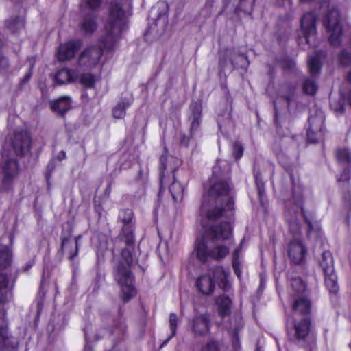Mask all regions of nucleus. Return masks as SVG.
<instances>
[{
  "label": "nucleus",
  "instance_id": "obj_40",
  "mask_svg": "<svg viewBox=\"0 0 351 351\" xmlns=\"http://www.w3.org/2000/svg\"><path fill=\"white\" fill-rule=\"evenodd\" d=\"M84 8H88V12L99 13L104 0H82Z\"/></svg>",
  "mask_w": 351,
  "mask_h": 351
},
{
  "label": "nucleus",
  "instance_id": "obj_35",
  "mask_svg": "<svg viewBox=\"0 0 351 351\" xmlns=\"http://www.w3.org/2000/svg\"><path fill=\"white\" fill-rule=\"evenodd\" d=\"M78 243H61L59 252L65 254L67 258L72 260L77 254Z\"/></svg>",
  "mask_w": 351,
  "mask_h": 351
},
{
  "label": "nucleus",
  "instance_id": "obj_64",
  "mask_svg": "<svg viewBox=\"0 0 351 351\" xmlns=\"http://www.w3.org/2000/svg\"><path fill=\"white\" fill-rule=\"evenodd\" d=\"M111 192V183L110 182L105 190V194L109 195Z\"/></svg>",
  "mask_w": 351,
  "mask_h": 351
},
{
  "label": "nucleus",
  "instance_id": "obj_57",
  "mask_svg": "<svg viewBox=\"0 0 351 351\" xmlns=\"http://www.w3.org/2000/svg\"><path fill=\"white\" fill-rule=\"evenodd\" d=\"M32 77V71L31 69L25 75V76L20 80L19 84V89L22 90L23 86L29 81Z\"/></svg>",
  "mask_w": 351,
  "mask_h": 351
},
{
  "label": "nucleus",
  "instance_id": "obj_6",
  "mask_svg": "<svg viewBox=\"0 0 351 351\" xmlns=\"http://www.w3.org/2000/svg\"><path fill=\"white\" fill-rule=\"evenodd\" d=\"M323 24L326 29L330 44L337 47L341 43L342 35L341 17L336 8H331L324 17Z\"/></svg>",
  "mask_w": 351,
  "mask_h": 351
},
{
  "label": "nucleus",
  "instance_id": "obj_48",
  "mask_svg": "<svg viewBox=\"0 0 351 351\" xmlns=\"http://www.w3.org/2000/svg\"><path fill=\"white\" fill-rule=\"evenodd\" d=\"M254 179H255V183H256V187L258 189V195L260 197V204H263V202L262 199V195H263V182L261 179V173L256 172L254 171Z\"/></svg>",
  "mask_w": 351,
  "mask_h": 351
},
{
  "label": "nucleus",
  "instance_id": "obj_27",
  "mask_svg": "<svg viewBox=\"0 0 351 351\" xmlns=\"http://www.w3.org/2000/svg\"><path fill=\"white\" fill-rule=\"evenodd\" d=\"M243 327V322L240 314H234L230 319V322L225 325V328L228 331L232 333L235 340L239 339L238 333Z\"/></svg>",
  "mask_w": 351,
  "mask_h": 351
},
{
  "label": "nucleus",
  "instance_id": "obj_37",
  "mask_svg": "<svg viewBox=\"0 0 351 351\" xmlns=\"http://www.w3.org/2000/svg\"><path fill=\"white\" fill-rule=\"evenodd\" d=\"M132 104V100L121 101L112 109V115L116 119H123L125 116V110Z\"/></svg>",
  "mask_w": 351,
  "mask_h": 351
},
{
  "label": "nucleus",
  "instance_id": "obj_47",
  "mask_svg": "<svg viewBox=\"0 0 351 351\" xmlns=\"http://www.w3.org/2000/svg\"><path fill=\"white\" fill-rule=\"evenodd\" d=\"M232 156L236 160H239L243 154V147L241 143L235 141L232 143Z\"/></svg>",
  "mask_w": 351,
  "mask_h": 351
},
{
  "label": "nucleus",
  "instance_id": "obj_1",
  "mask_svg": "<svg viewBox=\"0 0 351 351\" xmlns=\"http://www.w3.org/2000/svg\"><path fill=\"white\" fill-rule=\"evenodd\" d=\"M230 165L217 160L213 176L219 180L210 186L199 210L203 237L196 241H225L232 239L236 192L230 183Z\"/></svg>",
  "mask_w": 351,
  "mask_h": 351
},
{
  "label": "nucleus",
  "instance_id": "obj_7",
  "mask_svg": "<svg viewBox=\"0 0 351 351\" xmlns=\"http://www.w3.org/2000/svg\"><path fill=\"white\" fill-rule=\"evenodd\" d=\"M191 114L190 132L189 134H182L180 136V145L188 148L190 145L195 143L194 135L199 130L202 119V102L201 99L192 100L189 106Z\"/></svg>",
  "mask_w": 351,
  "mask_h": 351
},
{
  "label": "nucleus",
  "instance_id": "obj_61",
  "mask_svg": "<svg viewBox=\"0 0 351 351\" xmlns=\"http://www.w3.org/2000/svg\"><path fill=\"white\" fill-rule=\"evenodd\" d=\"M66 158V152L64 151H61L58 155V159L59 160H62Z\"/></svg>",
  "mask_w": 351,
  "mask_h": 351
},
{
  "label": "nucleus",
  "instance_id": "obj_58",
  "mask_svg": "<svg viewBox=\"0 0 351 351\" xmlns=\"http://www.w3.org/2000/svg\"><path fill=\"white\" fill-rule=\"evenodd\" d=\"M143 198L142 196H140L138 199H136L135 197L131 201L132 206L133 207L136 206L138 204V202L141 200Z\"/></svg>",
  "mask_w": 351,
  "mask_h": 351
},
{
  "label": "nucleus",
  "instance_id": "obj_13",
  "mask_svg": "<svg viewBox=\"0 0 351 351\" xmlns=\"http://www.w3.org/2000/svg\"><path fill=\"white\" fill-rule=\"evenodd\" d=\"M206 243H197L193 252L195 254L197 259L202 263L207 261L209 258L215 260L222 259L229 253L228 248L225 245H219L208 247Z\"/></svg>",
  "mask_w": 351,
  "mask_h": 351
},
{
  "label": "nucleus",
  "instance_id": "obj_11",
  "mask_svg": "<svg viewBox=\"0 0 351 351\" xmlns=\"http://www.w3.org/2000/svg\"><path fill=\"white\" fill-rule=\"evenodd\" d=\"M324 112L317 108L312 110L308 119L306 136L308 142L315 143L322 139L324 135Z\"/></svg>",
  "mask_w": 351,
  "mask_h": 351
},
{
  "label": "nucleus",
  "instance_id": "obj_39",
  "mask_svg": "<svg viewBox=\"0 0 351 351\" xmlns=\"http://www.w3.org/2000/svg\"><path fill=\"white\" fill-rule=\"evenodd\" d=\"M289 232L293 234L294 239L292 241H299V236L300 234V226L297 219H288Z\"/></svg>",
  "mask_w": 351,
  "mask_h": 351
},
{
  "label": "nucleus",
  "instance_id": "obj_21",
  "mask_svg": "<svg viewBox=\"0 0 351 351\" xmlns=\"http://www.w3.org/2000/svg\"><path fill=\"white\" fill-rule=\"evenodd\" d=\"M306 254V247L304 243H289L288 246V254L294 264H301L304 262Z\"/></svg>",
  "mask_w": 351,
  "mask_h": 351
},
{
  "label": "nucleus",
  "instance_id": "obj_5",
  "mask_svg": "<svg viewBox=\"0 0 351 351\" xmlns=\"http://www.w3.org/2000/svg\"><path fill=\"white\" fill-rule=\"evenodd\" d=\"M325 53L319 51L310 56L308 60L310 77L304 78L302 85V91L309 95H313L318 89L315 77L319 75L322 70V60L325 57Z\"/></svg>",
  "mask_w": 351,
  "mask_h": 351
},
{
  "label": "nucleus",
  "instance_id": "obj_44",
  "mask_svg": "<svg viewBox=\"0 0 351 351\" xmlns=\"http://www.w3.org/2000/svg\"><path fill=\"white\" fill-rule=\"evenodd\" d=\"M336 156L337 159L345 163L351 162V154L346 148H339L336 151Z\"/></svg>",
  "mask_w": 351,
  "mask_h": 351
},
{
  "label": "nucleus",
  "instance_id": "obj_42",
  "mask_svg": "<svg viewBox=\"0 0 351 351\" xmlns=\"http://www.w3.org/2000/svg\"><path fill=\"white\" fill-rule=\"evenodd\" d=\"M338 62L342 66H348L351 64V50H343L338 55Z\"/></svg>",
  "mask_w": 351,
  "mask_h": 351
},
{
  "label": "nucleus",
  "instance_id": "obj_25",
  "mask_svg": "<svg viewBox=\"0 0 351 351\" xmlns=\"http://www.w3.org/2000/svg\"><path fill=\"white\" fill-rule=\"evenodd\" d=\"M218 314L222 317H228L231 313L232 300L226 295H221L216 299Z\"/></svg>",
  "mask_w": 351,
  "mask_h": 351
},
{
  "label": "nucleus",
  "instance_id": "obj_20",
  "mask_svg": "<svg viewBox=\"0 0 351 351\" xmlns=\"http://www.w3.org/2000/svg\"><path fill=\"white\" fill-rule=\"evenodd\" d=\"M32 141L29 134L21 133L15 135L12 142L13 149L17 155H25L29 152Z\"/></svg>",
  "mask_w": 351,
  "mask_h": 351
},
{
  "label": "nucleus",
  "instance_id": "obj_54",
  "mask_svg": "<svg viewBox=\"0 0 351 351\" xmlns=\"http://www.w3.org/2000/svg\"><path fill=\"white\" fill-rule=\"evenodd\" d=\"M283 88H286L287 90V93H282V97L285 99L287 104V106H289L294 96L295 88L292 86H287L286 87H284Z\"/></svg>",
  "mask_w": 351,
  "mask_h": 351
},
{
  "label": "nucleus",
  "instance_id": "obj_50",
  "mask_svg": "<svg viewBox=\"0 0 351 351\" xmlns=\"http://www.w3.org/2000/svg\"><path fill=\"white\" fill-rule=\"evenodd\" d=\"M169 243H158L156 250L159 256L160 257V258H162V256H167L169 255Z\"/></svg>",
  "mask_w": 351,
  "mask_h": 351
},
{
  "label": "nucleus",
  "instance_id": "obj_33",
  "mask_svg": "<svg viewBox=\"0 0 351 351\" xmlns=\"http://www.w3.org/2000/svg\"><path fill=\"white\" fill-rule=\"evenodd\" d=\"M310 320L308 317L303 318L295 324V336L298 339H304L308 334Z\"/></svg>",
  "mask_w": 351,
  "mask_h": 351
},
{
  "label": "nucleus",
  "instance_id": "obj_46",
  "mask_svg": "<svg viewBox=\"0 0 351 351\" xmlns=\"http://www.w3.org/2000/svg\"><path fill=\"white\" fill-rule=\"evenodd\" d=\"M291 285L293 289L298 293L303 292L306 289L305 284L299 277L293 278L291 280Z\"/></svg>",
  "mask_w": 351,
  "mask_h": 351
},
{
  "label": "nucleus",
  "instance_id": "obj_15",
  "mask_svg": "<svg viewBox=\"0 0 351 351\" xmlns=\"http://www.w3.org/2000/svg\"><path fill=\"white\" fill-rule=\"evenodd\" d=\"M17 346L18 341L10 332L3 315L0 317V351H15Z\"/></svg>",
  "mask_w": 351,
  "mask_h": 351
},
{
  "label": "nucleus",
  "instance_id": "obj_63",
  "mask_svg": "<svg viewBox=\"0 0 351 351\" xmlns=\"http://www.w3.org/2000/svg\"><path fill=\"white\" fill-rule=\"evenodd\" d=\"M106 243H99V245L97 246V253L98 254L99 253V248L105 249L106 247Z\"/></svg>",
  "mask_w": 351,
  "mask_h": 351
},
{
  "label": "nucleus",
  "instance_id": "obj_10",
  "mask_svg": "<svg viewBox=\"0 0 351 351\" xmlns=\"http://www.w3.org/2000/svg\"><path fill=\"white\" fill-rule=\"evenodd\" d=\"M318 263L324 275L327 289L330 293H337V276L335 271L334 259L331 252L329 250H324L318 259Z\"/></svg>",
  "mask_w": 351,
  "mask_h": 351
},
{
  "label": "nucleus",
  "instance_id": "obj_14",
  "mask_svg": "<svg viewBox=\"0 0 351 351\" xmlns=\"http://www.w3.org/2000/svg\"><path fill=\"white\" fill-rule=\"evenodd\" d=\"M211 316L209 313L195 315L188 322L189 331L194 337H203L210 333Z\"/></svg>",
  "mask_w": 351,
  "mask_h": 351
},
{
  "label": "nucleus",
  "instance_id": "obj_3",
  "mask_svg": "<svg viewBox=\"0 0 351 351\" xmlns=\"http://www.w3.org/2000/svg\"><path fill=\"white\" fill-rule=\"evenodd\" d=\"M178 162V160L176 158L173 157L168 158L166 154H162L160 158L159 169L160 186L158 197H160L162 193L163 185L172 180V182L169 186V192L175 202H181L184 193V186L180 181L177 180L176 175L179 164H177L175 166L172 165V164Z\"/></svg>",
  "mask_w": 351,
  "mask_h": 351
},
{
  "label": "nucleus",
  "instance_id": "obj_53",
  "mask_svg": "<svg viewBox=\"0 0 351 351\" xmlns=\"http://www.w3.org/2000/svg\"><path fill=\"white\" fill-rule=\"evenodd\" d=\"M228 64L230 65V56L226 55V51L224 54L219 57V66L221 72L224 71L228 67Z\"/></svg>",
  "mask_w": 351,
  "mask_h": 351
},
{
  "label": "nucleus",
  "instance_id": "obj_59",
  "mask_svg": "<svg viewBox=\"0 0 351 351\" xmlns=\"http://www.w3.org/2000/svg\"><path fill=\"white\" fill-rule=\"evenodd\" d=\"M343 199H344L345 202L347 204V205L348 206H351V203H350V193L346 194L344 195Z\"/></svg>",
  "mask_w": 351,
  "mask_h": 351
},
{
  "label": "nucleus",
  "instance_id": "obj_60",
  "mask_svg": "<svg viewBox=\"0 0 351 351\" xmlns=\"http://www.w3.org/2000/svg\"><path fill=\"white\" fill-rule=\"evenodd\" d=\"M34 261H29L27 265H25V268H24V271H27L28 270L30 269V268L32 267V265H34Z\"/></svg>",
  "mask_w": 351,
  "mask_h": 351
},
{
  "label": "nucleus",
  "instance_id": "obj_26",
  "mask_svg": "<svg viewBox=\"0 0 351 351\" xmlns=\"http://www.w3.org/2000/svg\"><path fill=\"white\" fill-rule=\"evenodd\" d=\"M226 55L230 56V66L232 69L242 67L247 62V56L245 53L240 52L237 49H227Z\"/></svg>",
  "mask_w": 351,
  "mask_h": 351
},
{
  "label": "nucleus",
  "instance_id": "obj_30",
  "mask_svg": "<svg viewBox=\"0 0 351 351\" xmlns=\"http://www.w3.org/2000/svg\"><path fill=\"white\" fill-rule=\"evenodd\" d=\"M127 334V326L125 320L120 318L114 325L112 330V335L114 340L121 341L125 339Z\"/></svg>",
  "mask_w": 351,
  "mask_h": 351
},
{
  "label": "nucleus",
  "instance_id": "obj_43",
  "mask_svg": "<svg viewBox=\"0 0 351 351\" xmlns=\"http://www.w3.org/2000/svg\"><path fill=\"white\" fill-rule=\"evenodd\" d=\"M177 324H178V317L176 313H171L169 315V325L171 330V334L169 337L165 339L162 346L166 344L173 337H174L176 334V329H177Z\"/></svg>",
  "mask_w": 351,
  "mask_h": 351
},
{
  "label": "nucleus",
  "instance_id": "obj_17",
  "mask_svg": "<svg viewBox=\"0 0 351 351\" xmlns=\"http://www.w3.org/2000/svg\"><path fill=\"white\" fill-rule=\"evenodd\" d=\"M98 16L99 13L83 10L80 26L84 35H92L97 30L98 27Z\"/></svg>",
  "mask_w": 351,
  "mask_h": 351
},
{
  "label": "nucleus",
  "instance_id": "obj_8",
  "mask_svg": "<svg viewBox=\"0 0 351 351\" xmlns=\"http://www.w3.org/2000/svg\"><path fill=\"white\" fill-rule=\"evenodd\" d=\"M317 17L313 12L306 13L300 21L301 35L298 36L299 46L305 49L307 47L315 45L316 23Z\"/></svg>",
  "mask_w": 351,
  "mask_h": 351
},
{
  "label": "nucleus",
  "instance_id": "obj_12",
  "mask_svg": "<svg viewBox=\"0 0 351 351\" xmlns=\"http://www.w3.org/2000/svg\"><path fill=\"white\" fill-rule=\"evenodd\" d=\"M118 222L122 224L119 234L121 241H134L136 220L132 209H120L118 214Z\"/></svg>",
  "mask_w": 351,
  "mask_h": 351
},
{
  "label": "nucleus",
  "instance_id": "obj_38",
  "mask_svg": "<svg viewBox=\"0 0 351 351\" xmlns=\"http://www.w3.org/2000/svg\"><path fill=\"white\" fill-rule=\"evenodd\" d=\"M241 249L242 243H241L240 245L233 252L232 254V267L238 278H240L241 275V262L239 261V254Z\"/></svg>",
  "mask_w": 351,
  "mask_h": 351
},
{
  "label": "nucleus",
  "instance_id": "obj_23",
  "mask_svg": "<svg viewBox=\"0 0 351 351\" xmlns=\"http://www.w3.org/2000/svg\"><path fill=\"white\" fill-rule=\"evenodd\" d=\"M13 286V282H10L8 275L0 272V304H4L12 298Z\"/></svg>",
  "mask_w": 351,
  "mask_h": 351
},
{
  "label": "nucleus",
  "instance_id": "obj_34",
  "mask_svg": "<svg viewBox=\"0 0 351 351\" xmlns=\"http://www.w3.org/2000/svg\"><path fill=\"white\" fill-rule=\"evenodd\" d=\"M77 81L86 89H93L95 87L97 77L93 73H84L79 74Z\"/></svg>",
  "mask_w": 351,
  "mask_h": 351
},
{
  "label": "nucleus",
  "instance_id": "obj_22",
  "mask_svg": "<svg viewBox=\"0 0 351 351\" xmlns=\"http://www.w3.org/2000/svg\"><path fill=\"white\" fill-rule=\"evenodd\" d=\"M50 107L53 112L64 117L72 108V99L70 96H62L56 100L51 101Z\"/></svg>",
  "mask_w": 351,
  "mask_h": 351
},
{
  "label": "nucleus",
  "instance_id": "obj_41",
  "mask_svg": "<svg viewBox=\"0 0 351 351\" xmlns=\"http://www.w3.org/2000/svg\"><path fill=\"white\" fill-rule=\"evenodd\" d=\"M221 346L219 341L210 339L202 347L200 351H221Z\"/></svg>",
  "mask_w": 351,
  "mask_h": 351
},
{
  "label": "nucleus",
  "instance_id": "obj_2",
  "mask_svg": "<svg viewBox=\"0 0 351 351\" xmlns=\"http://www.w3.org/2000/svg\"><path fill=\"white\" fill-rule=\"evenodd\" d=\"M127 19L123 5L117 1H112L108 9V18L105 23L106 34L99 38L101 46L86 47L77 58V66L84 70L92 69L99 63L104 50H114L122 32L125 29Z\"/></svg>",
  "mask_w": 351,
  "mask_h": 351
},
{
  "label": "nucleus",
  "instance_id": "obj_52",
  "mask_svg": "<svg viewBox=\"0 0 351 351\" xmlns=\"http://www.w3.org/2000/svg\"><path fill=\"white\" fill-rule=\"evenodd\" d=\"M330 107L335 112L342 114L344 111L343 100L339 99L338 101H331Z\"/></svg>",
  "mask_w": 351,
  "mask_h": 351
},
{
  "label": "nucleus",
  "instance_id": "obj_56",
  "mask_svg": "<svg viewBox=\"0 0 351 351\" xmlns=\"http://www.w3.org/2000/svg\"><path fill=\"white\" fill-rule=\"evenodd\" d=\"M282 66L285 70L293 71L295 69V62L293 60H286L283 62Z\"/></svg>",
  "mask_w": 351,
  "mask_h": 351
},
{
  "label": "nucleus",
  "instance_id": "obj_32",
  "mask_svg": "<svg viewBox=\"0 0 351 351\" xmlns=\"http://www.w3.org/2000/svg\"><path fill=\"white\" fill-rule=\"evenodd\" d=\"M293 311L295 313L298 312L302 315H307L311 311V302L304 298H300L295 300L293 304Z\"/></svg>",
  "mask_w": 351,
  "mask_h": 351
},
{
  "label": "nucleus",
  "instance_id": "obj_45",
  "mask_svg": "<svg viewBox=\"0 0 351 351\" xmlns=\"http://www.w3.org/2000/svg\"><path fill=\"white\" fill-rule=\"evenodd\" d=\"M47 291V285L42 281L40 285V289L38 294V313L41 311L43 306V300H44Z\"/></svg>",
  "mask_w": 351,
  "mask_h": 351
},
{
  "label": "nucleus",
  "instance_id": "obj_18",
  "mask_svg": "<svg viewBox=\"0 0 351 351\" xmlns=\"http://www.w3.org/2000/svg\"><path fill=\"white\" fill-rule=\"evenodd\" d=\"M82 45V41L80 39L61 44L58 51V60L60 61H66L72 59Z\"/></svg>",
  "mask_w": 351,
  "mask_h": 351
},
{
  "label": "nucleus",
  "instance_id": "obj_55",
  "mask_svg": "<svg viewBox=\"0 0 351 351\" xmlns=\"http://www.w3.org/2000/svg\"><path fill=\"white\" fill-rule=\"evenodd\" d=\"M10 67L9 60L5 56L0 58V73L6 74Z\"/></svg>",
  "mask_w": 351,
  "mask_h": 351
},
{
  "label": "nucleus",
  "instance_id": "obj_51",
  "mask_svg": "<svg viewBox=\"0 0 351 351\" xmlns=\"http://www.w3.org/2000/svg\"><path fill=\"white\" fill-rule=\"evenodd\" d=\"M308 237L309 239L317 240L322 239V234L319 228L314 229L310 222H308Z\"/></svg>",
  "mask_w": 351,
  "mask_h": 351
},
{
  "label": "nucleus",
  "instance_id": "obj_62",
  "mask_svg": "<svg viewBox=\"0 0 351 351\" xmlns=\"http://www.w3.org/2000/svg\"><path fill=\"white\" fill-rule=\"evenodd\" d=\"M295 204H296L297 206L301 209L302 214L304 215V210L302 208V200L300 198L295 199Z\"/></svg>",
  "mask_w": 351,
  "mask_h": 351
},
{
  "label": "nucleus",
  "instance_id": "obj_49",
  "mask_svg": "<svg viewBox=\"0 0 351 351\" xmlns=\"http://www.w3.org/2000/svg\"><path fill=\"white\" fill-rule=\"evenodd\" d=\"M73 228L70 223H67L62 226L61 241H70L72 237Z\"/></svg>",
  "mask_w": 351,
  "mask_h": 351
},
{
  "label": "nucleus",
  "instance_id": "obj_36",
  "mask_svg": "<svg viewBox=\"0 0 351 351\" xmlns=\"http://www.w3.org/2000/svg\"><path fill=\"white\" fill-rule=\"evenodd\" d=\"M6 27L13 33H18L25 27L23 18L20 16L13 17L5 21Z\"/></svg>",
  "mask_w": 351,
  "mask_h": 351
},
{
  "label": "nucleus",
  "instance_id": "obj_31",
  "mask_svg": "<svg viewBox=\"0 0 351 351\" xmlns=\"http://www.w3.org/2000/svg\"><path fill=\"white\" fill-rule=\"evenodd\" d=\"M138 248V246L137 247ZM138 249H136L135 243H126L125 247L121 251V257L125 261V264L132 265L134 257Z\"/></svg>",
  "mask_w": 351,
  "mask_h": 351
},
{
  "label": "nucleus",
  "instance_id": "obj_16",
  "mask_svg": "<svg viewBox=\"0 0 351 351\" xmlns=\"http://www.w3.org/2000/svg\"><path fill=\"white\" fill-rule=\"evenodd\" d=\"M18 162L14 158L7 159L5 160L2 167L3 178L2 189L7 191L10 189L14 178L17 174Z\"/></svg>",
  "mask_w": 351,
  "mask_h": 351
},
{
  "label": "nucleus",
  "instance_id": "obj_9",
  "mask_svg": "<svg viewBox=\"0 0 351 351\" xmlns=\"http://www.w3.org/2000/svg\"><path fill=\"white\" fill-rule=\"evenodd\" d=\"M131 265L124 264L120 262L114 274V278L121 288V298L125 303L128 302L136 294L132 282L134 276L130 271Z\"/></svg>",
  "mask_w": 351,
  "mask_h": 351
},
{
  "label": "nucleus",
  "instance_id": "obj_29",
  "mask_svg": "<svg viewBox=\"0 0 351 351\" xmlns=\"http://www.w3.org/2000/svg\"><path fill=\"white\" fill-rule=\"evenodd\" d=\"M167 11H168V5L165 3H160L156 7L152 8L151 10V14H153L156 12V17L154 19L156 25L161 23L162 25H166L167 23Z\"/></svg>",
  "mask_w": 351,
  "mask_h": 351
},
{
  "label": "nucleus",
  "instance_id": "obj_28",
  "mask_svg": "<svg viewBox=\"0 0 351 351\" xmlns=\"http://www.w3.org/2000/svg\"><path fill=\"white\" fill-rule=\"evenodd\" d=\"M67 318L65 315L58 314L53 315L47 326L49 332H58L62 330L67 324Z\"/></svg>",
  "mask_w": 351,
  "mask_h": 351
},
{
  "label": "nucleus",
  "instance_id": "obj_4",
  "mask_svg": "<svg viewBox=\"0 0 351 351\" xmlns=\"http://www.w3.org/2000/svg\"><path fill=\"white\" fill-rule=\"evenodd\" d=\"M229 276V269H225L222 267H217L213 270V277L205 274L197 279V288L204 295H208L213 293L216 282L221 289L228 291L231 287L228 279Z\"/></svg>",
  "mask_w": 351,
  "mask_h": 351
},
{
  "label": "nucleus",
  "instance_id": "obj_24",
  "mask_svg": "<svg viewBox=\"0 0 351 351\" xmlns=\"http://www.w3.org/2000/svg\"><path fill=\"white\" fill-rule=\"evenodd\" d=\"M13 261L12 245H0V270L8 269Z\"/></svg>",
  "mask_w": 351,
  "mask_h": 351
},
{
  "label": "nucleus",
  "instance_id": "obj_19",
  "mask_svg": "<svg viewBox=\"0 0 351 351\" xmlns=\"http://www.w3.org/2000/svg\"><path fill=\"white\" fill-rule=\"evenodd\" d=\"M79 71L77 69L63 67L59 69L55 75V82L59 85L73 84L77 82Z\"/></svg>",
  "mask_w": 351,
  "mask_h": 351
}]
</instances>
